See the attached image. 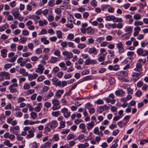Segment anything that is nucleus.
Masks as SVG:
<instances>
[{
	"label": "nucleus",
	"mask_w": 148,
	"mask_h": 148,
	"mask_svg": "<svg viewBox=\"0 0 148 148\" xmlns=\"http://www.w3.org/2000/svg\"><path fill=\"white\" fill-rule=\"evenodd\" d=\"M58 59V58L56 57H52L50 60V62L51 63H54L57 61Z\"/></svg>",
	"instance_id": "nucleus-42"
},
{
	"label": "nucleus",
	"mask_w": 148,
	"mask_h": 148,
	"mask_svg": "<svg viewBox=\"0 0 148 148\" xmlns=\"http://www.w3.org/2000/svg\"><path fill=\"white\" fill-rule=\"evenodd\" d=\"M65 121H61L60 122V126L58 127V129H60L62 128H64L65 126Z\"/></svg>",
	"instance_id": "nucleus-27"
},
{
	"label": "nucleus",
	"mask_w": 148,
	"mask_h": 148,
	"mask_svg": "<svg viewBox=\"0 0 148 148\" xmlns=\"http://www.w3.org/2000/svg\"><path fill=\"white\" fill-rule=\"evenodd\" d=\"M62 55L66 56L65 60L71 58L73 57V54L71 52H69L67 51H64L62 52Z\"/></svg>",
	"instance_id": "nucleus-11"
},
{
	"label": "nucleus",
	"mask_w": 148,
	"mask_h": 148,
	"mask_svg": "<svg viewBox=\"0 0 148 148\" xmlns=\"http://www.w3.org/2000/svg\"><path fill=\"white\" fill-rule=\"evenodd\" d=\"M53 54L56 56H58V59L62 58V56L61 55V52L59 50H54Z\"/></svg>",
	"instance_id": "nucleus-20"
},
{
	"label": "nucleus",
	"mask_w": 148,
	"mask_h": 148,
	"mask_svg": "<svg viewBox=\"0 0 148 148\" xmlns=\"http://www.w3.org/2000/svg\"><path fill=\"white\" fill-rule=\"evenodd\" d=\"M28 59H23L22 57L19 58L17 60V62L18 63H20V66H24L26 62H29Z\"/></svg>",
	"instance_id": "nucleus-7"
},
{
	"label": "nucleus",
	"mask_w": 148,
	"mask_h": 148,
	"mask_svg": "<svg viewBox=\"0 0 148 148\" xmlns=\"http://www.w3.org/2000/svg\"><path fill=\"white\" fill-rule=\"evenodd\" d=\"M4 143L6 146H8L9 147H11L13 145V144L10 143V141L9 140H6L4 142Z\"/></svg>",
	"instance_id": "nucleus-40"
},
{
	"label": "nucleus",
	"mask_w": 148,
	"mask_h": 148,
	"mask_svg": "<svg viewBox=\"0 0 148 148\" xmlns=\"http://www.w3.org/2000/svg\"><path fill=\"white\" fill-rule=\"evenodd\" d=\"M28 79L29 81H32L33 79H36L38 76V74L36 73L33 74V75L31 74H28Z\"/></svg>",
	"instance_id": "nucleus-19"
},
{
	"label": "nucleus",
	"mask_w": 148,
	"mask_h": 148,
	"mask_svg": "<svg viewBox=\"0 0 148 148\" xmlns=\"http://www.w3.org/2000/svg\"><path fill=\"white\" fill-rule=\"evenodd\" d=\"M104 54H103V56L101 55L99 58H98V60L99 62H101L104 61L105 60V57L104 56Z\"/></svg>",
	"instance_id": "nucleus-55"
},
{
	"label": "nucleus",
	"mask_w": 148,
	"mask_h": 148,
	"mask_svg": "<svg viewBox=\"0 0 148 148\" xmlns=\"http://www.w3.org/2000/svg\"><path fill=\"white\" fill-rule=\"evenodd\" d=\"M30 84L28 83L25 84L23 86V88L25 90H28L30 88Z\"/></svg>",
	"instance_id": "nucleus-56"
},
{
	"label": "nucleus",
	"mask_w": 148,
	"mask_h": 148,
	"mask_svg": "<svg viewBox=\"0 0 148 148\" xmlns=\"http://www.w3.org/2000/svg\"><path fill=\"white\" fill-rule=\"evenodd\" d=\"M42 49L40 48H38L36 50V52L37 54H40L42 53Z\"/></svg>",
	"instance_id": "nucleus-63"
},
{
	"label": "nucleus",
	"mask_w": 148,
	"mask_h": 148,
	"mask_svg": "<svg viewBox=\"0 0 148 148\" xmlns=\"http://www.w3.org/2000/svg\"><path fill=\"white\" fill-rule=\"evenodd\" d=\"M47 38L45 36L42 38L40 40L41 42H43L44 45H48L49 43V40H47Z\"/></svg>",
	"instance_id": "nucleus-26"
},
{
	"label": "nucleus",
	"mask_w": 148,
	"mask_h": 148,
	"mask_svg": "<svg viewBox=\"0 0 148 148\" xmlns=\"http://www.w3.org/2000/svg\"><path fill=\"white\" fill-rule=\"evenodd\" d=\"M64 91L63 90H58L56 93L55 97H56L57 98H60L61 95L64 93Z\"/></svg>",
	"instance_id": "nucleus-18"
},
{
	"label": "nucleus",
	"mask_w": 148,
	"mask_h": 148,
	"mask_svg": "<svg viewBox=\"0 0 148 148\" xmlns=\"http://www.w3.org/2000/svg\"><path fill=\"white\" fill-rule=\"evenodd\" d=\"M131 35L127 33L122 34L121 37L123 40H125L128 39L130 36Z\"/></svg>",
	"instance_id": "nucleus-24"
},
{
	"label": "nucleus",
	"mask_w": 148,
	"mask_h": 148,
	"mask_svg": "<svg viewBox=\"0 0 148 148\" xmlns=\"http://www.w3.org/2000/svg\"><path fill=\"white\" fill-rule=\"evenodd\" d=\"M67 44L69 47H71L72 48H74L75 47V46L74 45L73 43L71 42H69Z\"/></svg>",
	"instance_id": "nucleus-62"
},
{
	"label": "nucleus",
	"mask_w": 148,
	"mask_h": 148,
	"mask_svg": "<svg viewBox=\"0 0 148 148\" xmlns=\"http://www.w3.org/2000/svg\"><path fill=\"white\" fill-rule=\"evenodd\" d=\"M7 50L5 49H3L1 51V56L3 58L6 57L7 56Z\"/></svg>",
	"instance_id": "nucleus-23"
},
{
	"label": "nucleus",
	"mask_w": 148,
	"mask_h": 148,
	"mask_svg": "<svg viewBox=\"0 0 148 148\" xmlns=\"http://www.w3.org/2000/svg\"><path fill=\"white\" fill-rule=\"evenodd\" d=\"M27 46L29 49L31 51L33 50L34 48V45L32 43H30L28 44Z\"/></svg>",
	"instance_id": "nucleus-53"
},
{
	"label": "nucleus",
	"mask_w": 148,
	"mask_h": 148,
	"mask_svg": "<svg viewBox=\"0 0 148 148\" xmlns=\"http://www.w3.org/2000/svg\"><path fill=\"white\" fill-rule=\"evenodd\" d=\"M89 146V144L86 143L84 144H80L77 145L78 148H86Z\"/></svg>",
	"instance_id": "nucleus-28"
},
{
	"label": "nucleus",
	"mask_w": 148,
	"mask_h": 148,
	"mask_svg": "<svg viewBox=\"0 0 148 148\" xmlns=\"http://www.w3.org/2000/svg\"><path fill=\"white\" fill-rule=\"evenodd\" d=\"M15 54V53L13 52L10 53L8 54V58L7 59V61L12 62H14L17 57V56L16 55L14 56Z\"/></svg>",
	"instance_id": "nucleus-5"
},
{
	"label": "nucleus",
	"mask_w": 148,
	"mask_h": 148,
	"mask_svg": "<svg viewBox=\"0 0 148 148\" xmlns=\"http://www.w3.org/2000/svg\"><path fill=\"white\" fill-rule=\"evenodd\" d=\"M19 8H14L12 10V14L14 18L17 19L20 21H22L24 17L21 16L19 12Z\"/></svg>",
	"instance_id": "nucleus-2"
},
{
	"label": "nucleus",
	"mask_w": 148,
	"mask_h": 148,
	"mask_svg": "<svg viewBox=\"0 0 148 148\" xmlns=\"http://www.w3.org/2000/svg\"><path fill=\"white\" fill-rule=\"evenodd\" d=\"M116 75L118 76V79L120 80H122L125 77L128 76V73L125 71H121L117 72Z\"/></svg>",
	"instance_id": "nucleus-4"
},
{
	"label": "nucleus",
	"mask_w": 148,
	"mask_h": 148,
	"mask_svg": "<svg viewBox=\"0 0 148 148\" xmlns=\"http://www.w3.org/2000/svg\"><path fill=\"white\" fill-rule=\"evenodd\" d=\"M10 132H12V133L13 134L16 135L17 137L18 136V132L16 130L13 129H12L10 128Z\"/></svg>",
	"instance_id": "nucleus-57"
},
{
	"label": "nucleus",
	"mask_w": 148,
	"mask_h": 148,
	"mask_svg": "<svg viewBox=\"0 0 148 148\" xmlns=\"http://www.w3.org/2000/svg\"><path fill=\"white\" fill-rule=\"evenodd\" d=\"M95 122L91 121L90 122L86 124V127L87 129L88 130H91L94 126Z\"/></svg>",
	"instance_id": "nucleus-21"
},
{
	"label": "nucleus",
	"mask_w": 148,
	"mask_h": 148,
	"mask_svg": "<svg viewBox=\"0 0 148 148\" xmlns=\"http://www.w3.org/2000/svg\"><path fill=\"white\" fill-rule=\"evenodd\" d=\"M61 7H64L66 9H68L69 7V5L68 2L64 1L62 3Z\"/></svg>",
	"instance_id": "nucleus-38"
},
{
	"label": "nucleus",
	"mask_w": 148,
	"mask_h": 148,
	"mask_svg": "<svg viewBox=\"0 0 148 148\" xmlns=\"http://www.w3.org/2000/svg\"><path fill=\"white\" fill-rule=\"evenodd\" d=\"M85 108L88 110L93 107V105L90 102H88L85 105Z\"/></svg>",
	"instance_id": "nucleus-41"
},
{
	"label": "nucleus",
	"mask_w": 148,
	"mask_h": 148,
	"mask_svg": "<svg viewBox=\"0 0 148 148\" xmlns=\"http://www.w3.org/2000/svg\"><path fill=\"white\" fill-rule=\"evenodd\" d=\"M142 65L141 63H140L137 62L136 65V67L139 69L140 70L142 71Z\"/></svg>",
	"instance_id": "nucleus-64"
},
{
	"label": "nucleus",
	"mask_w": 148,
	"mask_h": 148,
	"mask_svg": "<svg viewBox=\"0 0 148 148\" xmlns=\"http://www.w3.org/2000/svg\"><path fill=\"white\" fill-rule=\"evenodd\" d=\"M98 50L95 47H92L90 48L88 51L90 54H93L94 55H96L97 54Z\"/></svg>",
	"instance_id": "nucleus-16"
},
{
	"label": "nucleus",
	"mask_w": 148,
	"mask_h": 148,
	"mask_svg": "<svg viewBox=\"0 0 148 148\" xmlns=\"http://www.w3.org/2000/svg\"><path fill=\"white\" fill-rule=\"evenodd\" d=\"M52 142V140L51 139L45 143L44 145H41L40 148H49L50 147L51 143Z\"/></svg>",
	"instance_id": "nucleus-14"
},
{
	"label": "nucleus",
	"mask_w": 148,
	"mask_h": 148,
	"mask_svg": "<svg viewBox=\"0 0 148 148\" xmlns=\"http://www.w3.org/2000/svg\"><path fill=\"white\" fill-rule=\"evenodd\" d=\"M137 62L140 63H143V64H145L146 62V60L145 58L143 59H140L138 60Z\"/></svg>",
	"instance_id": "nucleus-61"
},
{
	"label": "nucleus",
	"mask_w": 148,
	"mask_h": 148,
	"mask_svg": "<svg viewBox=\"0 0 148 148\" xmlns=\"http://www.w3.org/2000/svg\"><path fill=\"white\" fill-rule=\"evenodd\" d=\"M141 17V15L139 14H136L134 16V18L136 20H139Z\"/></svg>",
	"instance_id": "nucleus-46"
},
{
	"label": "nucleus",
	"mask_w": 148,
	"mask_h": 148,
	"mask_svg": "<svg viewBox=\"0 0 148 148\" xmlns=\"http://www.w3.org/2000/svg\"><path fill=\"white\" fill-rule=\"evenodd\" d=\"M115 94L117 96H121V97L124 95L125 92L122 90L120 89L116 90L115 92Z\"/></svg>",
	"instance_id": "nucleus-15"
},
{
	"label": "nucleus",
	"mask_w": 148,
	"mask_h": 148,
	"mask_svg": "<svg viewBox=\"0 0 148 148\" xmlns=\"http://www.w3.org/2000/svg\"><path fill=\"white\" fill-rule=\"evenodd\" d=\"M59 66L62 68V70H66L67 69V67L66 66L65 64L64 63L62 62L59 64Z\"/></svg>",
	"instance_id": "nucleus-33"
},
{
	"label": "nucleus",
	"mask_w": 148,
	"mask_h": 148,
	"mask_svg": "<svg viewBox=\"0 0 148 148\" xmlns=\"http://www.w3.org/2000/svg\"><path fill=\"white\" fill-rule=\"evenodd\" d=\"M60 114V112L59 111H57L52 112L51 114L52 116L56 117L59 116Z\"/></svg>",
	"instance_id": "nucleus-49"
},
{
	"label": "nucleus",
	"mask_w": 148,
	"mask_h": 148,
	"mask_svg": "<svg viewBox=\"0 0 148 148\" xmlns=\"http://www.w3.org/2000/svg\"><path fill=\"white\" fill-rule=\"evenodd\" d=\"M133 59L132 57H127L122 62V63L124 64H126L128 63H130L132 62Z\"/></svg>",
	"instance_id": "nucleus-22"
},
{
	"label": "nucleus",
	"mask_w": 148,
	"mask_h": 148,
	"mask_svg": "<svg viewBox=\"0 0 148 148\" xmlns=\"http://www.w3.org/2000/svg\"><path fill=\"white\" fill-rule=\"evenodd\" d=\"M45 79V77L44 75L40 76L37 79L38 82H41L42 81Z\"/></svg>",
	"instance_id": "nucleus-59"
},
{
	"label": "nucleus",
	"mask_w": 148,
	"mask_h": 148,
	"mask_svg": "<svg viewBox=\"0 0 148 148\" xmlns=\"http://www.w3.org/2000/svg\"><path fill=\"white\" fill-rule=\"evenodd\" d=\"M116 47L118 49V51L119 54L123 53L124 52V46L121 42H119L116 44Z\"/></svg>",
	"instance_id": "nucleus-8"
},
{
	"label": "nucleus",
	"mask_w": 148,
	"mask_h": 148,
	"mask_svg": "<svg viewBox=\"0 0 148 148\" xmlns=\"http://www.w3.org/2000/svg\"><path fill=\"white\" fill-rule=\"evenodd\" d=\"M92 28L90 27H88L86 28V33L88 35L92 34Z\"/></svg>",
	"instance_id": "nucleus-36"
},
{
	"label": "nucleus",
	"mask_w": 148,
	"mask_h": 148,
	"mask_svg": "<svg viewBox=\"0 0 148 148\" xmlns=\"http://www.w3.org/2000/svg\"><path fill=\"white\" fill-rule=\"evenodd\" d=\"M38 23L40 26H42L44 25H46L48 23V22L47 21L45 20H44L43 21L40 20L38 21Z\"/></svg>",
	"instance_id": "nucleus-31"
},
{
	"label": "nucleus",
	"mask_w": 148,
	"mask_h": 148,
	"mask_svg": "<svg viewBox=\"0 0 148 148\" xmlns=\"http://www.w3.org/2000/svg\"><path fill=\"white\" fill-rule=\"evenodd\" d=\"M28 134L26 136V138L29 139L30 138H33L34 136V133L32 131H28Z\"/></svg>",
	"instance_id": "nucleus-30"
},
{
	"label": "nucleus",
	"mask_w": 148,
	"mask_h": 148,
	"mask_svg": "<svg viewBox=\"0 0 148 148\" xmlns=\"http://www.w3.org/2000/svg\"><path fill=\"white\" fill-rule=\"evenodd\" d=\"M110 84L112 85H113L115 83V80L114 77H111L110 78Z\"/></svg>",
	"instance_id": "nucleus-50"
},
{
	"label": "nucleus",
	"mask_w": 148,
	"mask_h": 148,
	"mask_svg": "<svg viewBox=\"0 0 148 148\" xmlns=\"http://www.w3.org/2000/svg\"><path fill=\"white\" fill-rule=\"evenodd\" d=\"M61 112L63 114V115L65 118L69 117L70 115V113L68 112V109L66 108H64L62 109Z\"/></svg>",
	"instance_id": "nucleus-10"
},
{
	"label": "nucleus",
	"mask_w": 148,
	"mask_h": 148,
	"mask_svg": "<svg viewBox=\"0 0 148 148\" xmlns=\"http://www.w3.org/2000/svg\"><path fill=\"white\" fill-rule=\"evenodd\" d=\"M44 68L42 64H39L38 67L35 70L36 72L40 73V74H42L43 72Z\"/></svg>",
	"instance_id": "nucleus-17"
},
{
	"label": "nucleus",
	"mask_w": 148,
	"mask_h": 148,
	"mask_svg": "<svg viewBox=\"0 0 148 148\" xmlns=\"http://www.w3.org/2000/svg\"><path fill=\"white\" fill-rule=\"evenodd\" d=\"M92 77L91 76H86L82 78V80L83 81H87L89 79H92Z\"/></svg>",
	"instance_id": "nucleus-51"
},
{
	"label": "nucleus",
	"mask_w": 148,
	"mask_h": 148,
	"mask_svg": "<svg viewBox=\"0 0 148 148\" xmlns=\"http://www.w3.org/2000/svg\"><path fill=\"white\" fill-rule=\"evenodd\" d=\"M132 31V28L131 26H127L125 27V31L127 32V33L131 34Z\"/></svg>",
	"instance_id": "nucleus-25"
},
{
	"label": "nucleus",
	"mask_w": 148,
	"mask_h": 148,
	"mask_svg": "<svg viewBox=\"0 0 148 148\" xmlns=\"http://www.w3.org/2000/svg\"><path fill=\"white\" fill-rule=\"evenodd\" d=\"M93 132L96 135H99L100 134V132H99V128L98 127L95 128L93 130Z\"/></svg>",
	"instance_id": "nucleus-45"
},
{
	"label": "nucleus",
	"mask_w": 148,
	"mask_h": 148,
	"mask_svg": "<svg viewBox=\"0 0 148 148\" xmlns=\"http://www.w3.org/2000/svg\"><path fill=\"white\" fill-rule=\"evenodd\" d=\"M56 34L58 38H62V35L63 33L60 30H58L56 32Z\"/></svg>",
	"instance_id": "nucleus-34"
},
{
	"label": "nucleus",
	"mask_w": 148,
	"mask_h": 148,
	"mask_svg": "<svg viewBox=\"0 0 148 148\" xmlns=\"http://www.w3.org/2000/svg\"><path fill=\"white\" fill-rule=\"evenodd\" d=\"M20 73L23 76H27L28 75V73L26 72L24 68L21 69L20 70Z\"/></svg>",
	"instance_id": "nucleus-29"
},
{
	"label": "nucleus",
	"mask_w": 148,
	"mask_h": 148,
	"mask_svg": "<svg viewBox=\"0 0 148 148\" xmlns=\"http://www.w3.org/2000/svg\"><path fill=\"white\" fill-rule=\"evenodd\" d=\"M136 53L138 56H145L148 54V51L141 48H140L137 49Z\"/></svg>",
	"instance_id": "nucleus-6"
},
{
	"label": "nucleus",
	"mask_w": 148,
	"mask_h": 148,
	"mask_svg": "<svg viewBox=\"0 0 148 148\" xmlns=\"http://www.w3.org/2000/svg\"><path fill=\"white\" fill-rule=\"evenodd\" d=\"M18 86L17 83H14L10 85L9 87V90L10 92L14 93L17 92L16 87Z\"/></svg>",
	"instance_id": "nucleus-9"
},
{
	"label": "nucleus",
	"mask_w": 148,
	"mask_h": 148,
	"mask_svg": "<svg viewBox=\"0 0 148 148\" xmlns=\"http://www.w3.org/2000/svg\"><path fill=\"white\" fill-rule=\"evenodd\" d=\"M95 103L97 104L101 105L103 104L104 102L103 100L102 99H99L95 101Z\"/></svg>",
	"instance_id": "nucleus-58"
},
{
	"label": "nucleus",
	"mask_w": 148,
	"mask_h": 148,
	"mask_svg": "<svg viewBox=\"0 0 148 148\" xmlns=\"http://www.w3.org/2000/svg\"><path fill=\"white\" fill-rule=\"evenodd\" d=\"M47 33V30L46 29H42L40 32L38 34L39 35H44L46 34Z\"/></svg>",
	"instance_id": "nucleus-54"
},
{
	"label": "nucleus",
	"mask_w": 148,
	"mask_h": 148,
	"mask_svg": "<svg viewBox=\"0 0 148 148\" xmlns=\"http://www.w3.org/2000/svg\"><path fill=\"white\" fill-rule=\"evenodd\" d=\"M104 111L102 106H99L97 108L96 112L98 113H101Z\"/></svg>",
	"instance_id": "nucleus-47"
},
{
	"label": "nucleus",
	"mask_w": 148,
	"mask_h": 148,
	"mask_svg": "<svg viewBox=\"0 0 148 148\" xmlns=\"http://www.w3.org/2000/svg\"><path fill=\"white\" fill-rule=\"evenodd\" d=\"M52 103L53 106L51 108V109L53 110H59L61 106L59 105L60 102L56 98H54L52 99Z\"/></svg>",
	"instance_id": "nucleus-3"
},
{
	"label": "nucleus",
	"mask_w": 148,
	"mask_h": 148,
	"mask_svg": "<svg viewBox=\"0 0 148 148\" xmlns=\"http://www.w3.org/2000/svg\"><path fill=\"white\" fill-rule=\"evenodd\" d=\"M30 116L32 119H36L37 117V113L34 112H32L30 113Z\"/></svg>",
	"instance_id": "nucleus-48"
},
{
	"label": "nucleus",
	"mask_w": 148,
	"mask_h": 148,
	"mask_svg": "<svg viewBox=\"0 0 148 148\" xmlns=\"http://www.w3.org/2000/svg\"><path fill=\"white\" fill-rule=\"evenodd\" d=\"M86 46L85 44L81 43L78 44L77 47L79 49H82L86 47Z\"/></svg>",
	"instance_id": "nucleus-44"
},
{
	"label": "nucleus",
	"mask_w": 148,
	"mask_h": 148,
	"mask_svg": "<svg viewBox=\"0 0 148 148\" xmlns=\"http://www.w3.org/2000/svg\"><path fill=\"white\" fill-rule=\"evenodd\" d=\"M4 77L6 79H10V77L9 73L8 72L3 71Z\"/></svg>",
	"instance_id": "nucleus-35"
},
{
	"label": "nucleus",
	"mask_w": 148,
	"mask_h": 148,
	"mask_svg": "<svg viewBox=\"0 0 148 148\" xmlns=\"http://www.w3.org/2000/svg\"><path fill=\"white\" fill-rule=\"evenodd\" d=\"M79 127L82 129V132H85L86 131V127L85 124L84 123H82L79 125Z\"/></svg>",
	"instance_id": "nucleus-32"
},
{
	"label": "nucleus",
	"mask_w": 148,
	"mask_h": 148,
	"mask_svg": "<svg viewBox=\"0 0 148 148\" xmlns=\"http://www.w3.org/2000/svg\"><path fill=\"white\" fill-rule=\"evenodd\" d=\"M27 40V38L24 37L21 38L19 40V42L22 44H25L26 43Z\"/></svg>",
	"instance_id": "nucleus-37"
},
{
	"label": "nucleus",
	"mask_w": 148,
	"mask_h": 148,
	"mask_svg": "<svg viewBox=\"0 0 148 148\" xmlns=\"http://www.w3.org/2000/svg\"><path fill=\"white\" fill-rule=\"evenodd\" d=\"M58 124L57 121L53 120L51 122L47 123L45 126L44 133L49 132L51 131V129H53L56 128L58 126Z\"/></svg>",
	"instance_id": "nucleus-1"
},
{
	"label": "nucleus",
	"mask_w": 148,
	"mask_h": 148,
	"mask_svg": "<svg viewBox=\"0 0 148 148\" xmlns=\"http://www.w3.org/2000/svg\"><path fill=\"white\" fill-rule=\"evenodd\" d=\"M11 50L12 51H15L16 49V44L15 43H12L10 45Z\"/></svg>",
	"instance_id": "nucleus-39"
},
{
	"label": "nucleus",
	"mask_w": 148,
	"mask_h": 148,
	"mask_svg": "<svg viewBox=\"0 0 148 148\" xmlns=\"http://www.w3.org/2000/svg\"><path fill=\"white\" fill-rule=\"evenodd\" d=\"M97 61L96 60H90L88 58L85 61V64L86 65H89L90 64H97Z\"/></svg>",
	"instance_id": "nucleus-13"
},
{
	"label": "nucleus",
	"mask_w": 148,
	"mask_h": 148,
	"mask_svg": "<svg viewBox=\"0 0 148 148\" xmlns=\"http://www.w3.org/2000/svg\"><path fill=\"white\" fill-rule=\"evenodd\" d=\"M110 6V5H108L103 4L101 6V10L102 11H106V10Z\"/></svg>",
	"instance_id": "nucleus-43"
},
{
	"label": "nucleus",
	"mask_w": 148,
	"mask_h": 148,
	"mask_svg": "<svg viewBox=\"0 0 148 148\" xmlns=\"http://www.w3.org/2000/svg\"><path fill=\"white\" fill-rule=\"evenodd\" d=\"M74 38V35L72 34H68L67 37V39L70 40H72Z\"/></svg>",
	"instance_id": "nucleus-52"
},
{
	"label": "nucleus",
	"mask_w": 148,
	"mask_h": 148,
	"mask_svg": "<svg viewBox=\"0 0 148 148\" xmlns=\"http://www.w3.org/2000/svg\"><path fill=\"white\" fill-rule=\"evenodd\" d=\"M142 74V73L133 72L132 74L133 80L136 82L140 78L139 76Z\"/></svg>",
	"instance_id": "nucleus-12"
},
{
	"label": "nucleus",
	"mask_w": 148,
	"mask_h": 148,
	"mask_svg": "<svg viewBox=\"0 0 148 148\" xmlns=\"http://www.w3.org/2000/svg\"><path fill=\"white\" fill-rule=\"evenodd\" d=\"M143 24V23L142 21H136L134 23V25L136 26H138L139 25H142Z\"/></svg>",
	"instance_id": "nucleus-60"
}]
</instances>
